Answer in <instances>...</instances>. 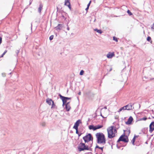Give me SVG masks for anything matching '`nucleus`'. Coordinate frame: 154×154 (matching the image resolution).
<instances>
[{
	"label": "nucleus",
	"mask_w": 154,
	"mask_h": 154,
	"mask_svg": "<svg viewBox=\"0 0 154 154\" xmlns=\"http://www.w3.org/2000/svg\"><path fill=\"white\" fill-rule=\"evenodd\" d=\"M97 138V143L98 144H104L106 143L104 134L102 133H97L96 134Z\"/></svg>",
	"instance_id": "obj_1"
},
{
	"label": "nucleus",
	"mask_w": 154,
	"mask_h": 154,
	"mask_svg": "<svg viewBox=\"0 0 154 154\" xmlns=\"http://www.w3.org/2000/svg\"><path fill=\"white\" fill-rule=\"evenodd\" d=\"M108 137L109 138H112L115 136V134L117 133L116 130L114 128V127L111 126L107 129Z\"/></svg>",
	"instance_id": "obj_2"
},
{
	"label": "nucleus",
	"mask_w": 154,
	"mask_h": 154,
	"mask_svg": "<svg viewBox=\"0 0 154 154\" xmlns=\"http://www.w3.org/2000/svg\"><path fill=\"white\" fill-rule=\"evenodd\" d=\"M78 149L79 151L80 152L84 150H88L89 148L88 146L85 145L84 143H80L78 146Z\"/></svg>",
	"instance_id": "obj_3"
},
{
	"label": "nucleus",
	"mask_w": 154,
	"mask_h": 154,
	"mask_svg": "<svg viewBox=\"0 0 154 154\" xmlns=\"http://www.w3.org/2000/svg\"><path fill=\"white\" fill-rule=\"evenodd\" d=\"M83 139L84 140L85 143H87L93 140V137L91 134H88L87 135L83 137Z\"/></svg>",
	"instance_id": "obj_4"
},
{
	"label": "nucleus",
	"mask_w": 154,
	"mask_h": 154,
	"mask_svg": "<svg viewBox=\"0 0 154 154\" xmlns=\"http://www.w3.org/2000/svg\"><path fill=\"white\" fill-rule=\"evenodd\" d=\"M128 141V140L126 137H125V135H122L119 138L117 141V142H118L120 141H122L125 142H127Z\"/></svg>",
	"instance_id": "obj_5"
},
{
	"label": "nucleus",
	"mask_w": 154,
	"mask_h": 154,
	"mask_svg": "<svg viewBox=\"0 0 154 154\" xmlns=\"http://www.w3.org/2000/svg\"><path fill=\"white\" fill-rule=\"evenodd\" d=\"M154 130V122H152L149 125V131L150 133H152Z\"/></svg>",
	"instance_id": "obj_6"
},
{
	"label": "nucleus",
	"mask_w": 154,
	"mask_h": 154,
	"mask_svg": "<svg viewBox=\"0 0 154 154\" xmlns=\"http://www.w3.org/2000/svg\"><path fill=\"white\" fill-rule=\"evenodd\" d=\"M81 123V120L79 119L75 123L73 128L74 129H77L78 128V127L79 126V124Z\"/></svg>",
	"instance_id": "obj_7"
},
{
	"label": "nucleus",
	"mask_w": 154,
	"mask_h": 154,
	"mask_svg": "<svg viewBox=\"0 0 154 154\" xmlns=\"http://www.w3.org/2000/svg\"><path fill=\"white\" fill-rule=\"evenodd\" d=\"M70 0H65L64 2V5L67 6L70 10H71V7L70 5L69 2Z\"/></svg>",
	"instance_id": "obj_8"
},
{
	"label": "nucleus",
	"mask_w": 154,
	"mask_h": 154,
	"mask_svg": "<svg viewBox=\"0 0 154 154\" xmlns=\"http://www.w3.org/2000/svg\"><path fill=\"white\" fill-rule=\"evenodd\" d=\"M115 55L113 52H109L107 55L106 57L108 58H111Z\"/></svg>",
	"instance_id": "obj_9"
},
{
	"label": "nucleus",
	"mask_w": 154,
	"mask_h": 154,
	"mask_svg": "<svg viewBox=\"0 0 154 154\" xmlns=\"http://www.w3.org/2000/svg\"><path fill=\"white\" fill-rule=\"evenodd\" d=\"M133 120V118L131 116H130L128 119L127 122H126V124L127 125H129L132 122Z\"/></svg>",
	"instance_id": "obj_10"
},
{
	"label": "nucleus",
	"mask_w": 154,
	"mask_h": 154,
	"mask_svg": "<svg viewBox=\"0 0 154 154\" xmlns=\"http://www.w3.org/2000/svg\"><path fill=\"white\" fill-rule=\"evenodd\" d=\"M59 96H60V97L61 99L62 100L63 103H66L67 102V100L65 98L62 97H64L62 96L60 94H59Z\"/></svg>",
	"instance_id": "obj_11"
},
{
	"label": "nucleus",
	"mask_w": 154,
	"mask_h": 154,
	"mask_svg": "<svg viewBox=\"0 0 154 154\" xmlns=\"http://www.w3.org/2000/svg\"><path fill=\"white\" fill-rule=\"evenodd\" d=\"M46 102L49 105H51V103H52V104H54L53 101L51 99L47 98L46 99Z\"/></svg>",
	"instance_id": "obj_12"
},
{
	"label": "nucleus",
	"mask_w": 154,
	"mask_h": 154,
	"mask_svg": "<svg viewBox=\"0 0 154 154\" xmlns=\"http://www.w3.org/2000/svg\"><path fill=\"white\" fill-rule=\"evenodd\" d=\"M125 106L126 110H130L132 109V105L131 104H128Z\"/></svg>",
	"instance_id": "obj_13"
},
{
	"label": "nucleus",
	"mask_w": 154,
	"mask_h": 154,
	"mask_svg": "<svg viewBox=\"0 0 154 154\" xmlns=\"http://www.w3.org/2000/svg\"><path fill=\"white\" fill-rule=\"evenodd\" d=\"M62 26V24H58V26L55 27V28L57 30H60L61 29Z\"/></svg>",
	"instance_id": "obj_14"
},
{
	"label": "nucleus",
	"mask_w": 154,
	"mask_h": 154,
	"mask_svg": "<svg viewBox=\"0 0 154 154\" xmlns=\"http://www.w3.org/2000/svg\"><path fill=\"white\" fill-rule=\"evenodd\" d=\"M88 128L90 130H93L94 131L96 130L95 126H94L93 125H89L88 126Z\"/></svg>",
	"instance_id": "obj_15"
},
{
	"label": "nucleus",
	"mask_w": 154,
	"mask_h": 154,
	"mask_svg": "<svg viewBox=\"0 0 154 154\" xmlns=\"http://www.w3.org/2000/svg\"><path fill=\"white\" fill-rule=\"evenodd\" d=\"M42 7H43V5H42V4L41 3H40V5H39V8L38 9V12L39 13H41V10L42 8Z\"/></svg>",
	"instance_id": "obj_16"
},
{
	"label": "nucleus",
	"mask_w": 154,
	"mask_h": 154,
	"mask_svg": "<svg viewBox=\"0 0 154 154\" xmlns=\"http://www.w3.org/2000/svg\"><path fill=\"white\" fill-rule=\"evenodd\" d=\"M65 108L66 111H68L70 109L71 107L69 105H65Z\"/></svg>",
	"instance_id": "obj_17"
},
{
	"label": "nucleus",
	"mask_w": 154,
	"mask_h": 154,
	"mask_svg": "<svg viewBox=\"0 0 154 154\" xmlns=\"http://www.w3.org/2000/svg\"><path fill=\"white\" fill-rule=\"evenodd\" d=\"M96 148H99V149H100L101 151L100 152L101 153H102L103 152V147H100L98 146L97 145L95 147V149H96Z\"/></svg>",
	"instance_id": "obj_18"
},
{
	"label": "nucleus",
	"mask_w": 154,
	"mask_h": 154,
	"mask_svg": "<svg viewBox=\"0 0 154 154\" xmlns=\"http://www.w3.org/2000/svg\"><path fill=\"white\" fill-rule=\"evenodd\" d=\"M137 137L138 136H134V137L133 138V139L131 140V142L133 145H134V142L135 141V138L136 137Z\"/></svg>",
	"instance_id": "obj_19"
},
{
	"label": "nucleus",
	"mask_w": 154,
	"mask_h": 154,
	"mask_svg": "<svg viewBox=\"0 0 154 154\" xmlns=\"http://www.w3.org/2000/svg\"><path fill=\"white\" fill-rule=\"evenodd\" d=\"M94 30L95 31H96L97 32L99 33L100 34H101L102 33V32L100 29H94Z\"/></svg>",
	"instance_id": "obj_20"
},
{
	"label": "nucleus",
	"mask_w": 154,
	"mask_h": 154,
	"mask_svg": "<svg viewBox=\"0 0 154 154\" xmlns=\"http://www.w3.org/2000/svg\"><path fill=\"white\" fill-rule=\"evenodd\" d=\"M103 127V125H97L96 126H95V128H96V130L97 129H99L100 128Z\"/></svg>",
	"instance_id": "obj_21"
},
{
	"label": "nucleus",
	"mask_w": 154,
	"mask_h": 154,
	"mask_svg": "<svg viewBox=\"0 0 154 154\" xmlns=\"http://www.w3.org/2000/svg\"><path fill=\"white\" fill-rule=\"evenodd\" d=\"M123 110H126V107H125V106L120 108L119 109V110L118 111V112H119L120 111H122Z\"/></svg>",
	"instance_id": "obj_22"
},
{
	"label": "nucleus",
	"mask_w": 154,
	"mask_h": 154,
	"mask_svg": "<svg viewBox=\"0 0 154 154\" xmlns=\"http://www.w3.org/2000/svg\"><path fill=\"white\" fill-rule=\"evenodd\" d=\"M127 13H128V14L129 15L131 16V15H132V13L129 10H128Z\"/></svg>",
	"instance_id": "obj_23"
},
{
	"label": "nucleus",
	"mask_w": 154,
	"mask_h": 154,
	"mask_svg": "<svg viewBox=\"0 0 154 154\" xmlns=\"http://www.w3.org/2000/svg\"><path fill=\"white\" fill-rule=\"evenodd\" d=\"M84 72V71L83 70H81L80 72V75H82L83 74Z\"/></svg>",
	"instance_id": "obj_24"
},
{
	"label": "nucleus",
	"mask_w": 154,
	"mask_h": 154,
	"mask_svg": "<svg viewBox=\"0 0 154 154\" xmlns=\"http://www.w3.org/2000/svg\"><path fill=\"white\" fill-rule=\"evenodd\" d=\"M151 40V38L150 37L148 36L147 38V41L149 42Z\"/></svg>",
	"instance_id": "obj_25"
},
{
	"label": "nucleus",
	"mask_w": 154,
	"mask_h": 154,
	"mask_svg": "<svg viewBox=\"0 0 154 154\" xmlns=\"http://www.w3.org/2000/svg\"><path fill=\"white\" fill-rule=\"evenodd\" d=\"M113 40L116 41V42H118V40L117 38L114 36L113 37Z\"/></svg>",
	"instance_id": "obj_26"
},
{
	"label": "nucleus",
	"mask_w": 154,
	"mask_h": 154,
	"mask_svg": "<svg viewBox=\"0 0 154 154\" xmlns=\"http://www.w3.org/2000/svg\"><path fill=\"white\" fill-rule=\"evenodd\" d=\"M53 38H54V36L53 35H52L49 37V39L50 40H51L53 39Z\"/></svg>",
	"instance_id": "obj_27"
},
{
	"label": "nucleus",
	"mask_w": 154,
	"mask_h": 154,
	"mask_svg": "<svg viewBox=\"0 0 154 154\" xmlns=\"http://www.w3.org/2000/svg\"><path fill=\"white\" fill-rule=\"evenodd\" d=\"M147 119V118L146 117H144V118H143L141 119H140V120H144V121H145V120H146Z\"/></svg>",
	"instance_id": "obj_28"
},
{
	"label": "nucleus",
	"mask_w": 154,
	"mask_h": 154,
	"mask_svg": "<svg viewBox=\"0 0 154 154\" xmlns=\"http://www.w3.org/2000/svg\"><path fill=\"white\" fill-rule=\"evenodd\" d=\"M41 125L42 126H45V122H43L41 123Z\"/></svg>",
	"instance_id": "obj_29"
},
{
	"label": "nucleus",
	"mask_w": 154,
	"mask_h": 154,
	"mask_svg": "<svg viewBox=\"0 0 154 154\" xmlns=\"http://www.w3.org/2000/svg\"><path fill=\"white\" fill-rule=\"evenodd\" d=\"M63 97V98H65L67 100H70L71 99V98L70 97Z\"/></svg>",
	"instance_id": "obj_30"
},
{
	"label": "nucleus",
	"mask_w": 154,
	"mask_h": 154,
	"mask_svg": "<svg viewBox=\"0 0 154 154\" xmlns=\"http://www.w3.org/2000/svg\"><path fill=\"white\" fill-rule=\"evenodd\" d=\"M107 115V114H106L105 115V116H103L102 114V113H101L100 114V115L101 116H102V117L103 118H106V116Z\"/></svg>",
	"instance_id": "obj_31"
},
{
	"label": "nucleus",
	"mask_w": 154,
	"mask_h": 154,
	"mask_svg": "<svg viewBox=\"0 0 154 154\" xmlns=\"http://www.w3.org/2000/svg\"><path fill=\"white\" fill-rule=\"evenodd\" d=\"M151 28L152 29H154V23L152 25Z\"/></svg>",
	"instance_id": "obj_32"
},
{
	"label": "nucleus",
	"mask_w": 154,
	"mask_h": 154,
	"mask_svg": "<svg viewBox=\"0 0 154 154\" xmlns=\"http://www.w3.org/2000/svg\"><path fill=\"white\" fill-rule=\"evenodd\" d=\"M75 130H76V134H79V132H78V128H77V129H75Z\"/></svg>",
	"instance_id": "obj_33"
},
{
	"label": "nucleus",
	"mask_w": 154,
	"mask_h": 154,
	"mask_svg": "<svg viewBox=\"0 0 154 154\" xmlns=\"http://www.w3.org/2000/svg\"><path fill=\"white\" fill-rule=\"evenodd\" d=\"M91 1H90L89 2V3L88 4V5H87V7L89 8V6H90V3H91Z\"/></svg>",
	"instance_id": "obj_34"
},
{
	"label": "nucleus",
	"mask_w": 154,
	"mask_h": 154,
	"mask_svg": "<svg viewBox=\"0 0 154 154\" xmlns=\"http://www.w3.org/2000/svg\"><path fill=\"white\" fill-rule=\"evenodd\" d=\"M2 42V38L0 37V44Z\"/></svg>",
	"instance_id": "obj_35"
},
{
	"label": "nucleus",
	"mask_w": 154,
	"mask_h": 154,
	"mask_svg": "<svg viewBox=\"0 0 154 154\" xmlns=\"http://www.w3.org/2000/svg\"><path fill=\"white\" fill-rule=\"evenodd\" d=\"M5 54V53H3V54H2V56H1V57H3V56Z\"/></svg>",
	"instance_id": "obj_36"
},
{
	"label": "nucleus",
	"mask_w": 154,
	"mask_h": 154,
	"mask_svg": "<svg viewBox=\"0 0 154 154\" xmlns=\"http://www.w3.org/2000/svg\"><path fill=\"white\" fill-rule=\"evenodd\" d=\"M2 76H5V77L6 76L5 73V74L3 73V74H2Z\"/></svg>",
	"instance_id": "obj_37"
},
{
	"label": "nucleus",
	"mask_w": 154,
	"mask_h": 154,
	"mask_svg": "<svg viewBox=\"0 0 154 154\" xmlns=\"http://www.w3.org/2000/svg\"><path fill=\"white\" fill-rule=\"evenodd\" d=\"M69 102H68L67 103H66L65 105H69Z\"/></svg>",
	"instance_id": "obj_38"
},
{
	"label": "nucleus",
	"mask_w": 154,
	"mask_h": 154,
	"mask_svg": "<svg viewBox=\"0 0 154 154\" xmlns=\"http://www.w3.org/2000/svg\"><path fill=\"white\" fill-rule=\"evenodd\" d=\"M78 94L79 95H80L81 94V92L80 91L78 93Z\"/></svg>",
	"instance_id": "obj_39"
},
{
	"label": "nucleus",
	"mask_w": 154,
	"mask_h": 154,
	"mask_svg": "<svg viewBox=\"0 0 154 154\" xmlns=\"http://www.w3.org/2000/svg\"><path fill=\"white\" fill-rule=\"evenodd\" d=\"M78 134V136H79H79H80L81 135V134H81H81H79H79Z\"/></svg>",
	"instance_id": "obj_40"
},
{
	"label": "nucleus",
	"mask_w": 154,
	"mask_h": 154,
	"mask_svg": "<svg viewBox=\"0 0 154 154\" xmlns=\"http://www.w3.org/2000/svg\"><path fill=\"white\" fill-rule=\"evenodd\" d=\"M88 8H89L87 7V8H86L85 10H86V11H87V10H88Z\"/></svg>",
	"instance_id": "obj_41"
},
{
	"label": "nucleus",
	"mask_w": 154,
	"mask_h": 154,
	"mask_svg": "<svg viewBox=\"0 0 154 154\" xmlns=\"http://www.w3.org/2000/svg\"><path fill=\"white\" fill-rule=\"evenodd\" d=\"M67 29L68 30H69V28L68 27H67Z\"/></svg>",
	"instance_id": "obj_42"
},
{
	"label": "nucleus",
	"mask_w": 154,
	"mask_h": 154,
	"mask_svg": "<svg viewBox=\"0 0 154 154\" xmlns=\"http://www.w3.org/2000/svg\"><path fill=\"white\" fill-rule=\"evenodd\" d=\"M7 52V51L5 50L4 53H5H5Z\"/></svg>",
	"instance_id": "obj_43"
},
{
	"label": "nucleus",
	"mask_w": 154,
	"mask_h": 154,
	"mask_svg": "<svg viewBox=\"0 0 154 154\" xmlns=\"http://www.w3.org/2000/svg\"><path fill=\"white\" fill-rule=\"evenodd\" d=\"M66 103H63V106H64V105L66 104Z\"/></svg>",
	"instance_id": "obj_44"
},
{
	"label": "nucleus",
	"mask_w": 154,
	"mask_h": 154,
	"mask_svg": "<svg viewBox=\"0 0 154 154\" xmlns=\"http://www.w3.org/2000/svg\"><path fill=\"white\" fill-rule=\"evenodd\" d=\"M32 23H31V29H32Z\"/></svg>",
	"instance_id": "obj_45"
},
{
	"label": "nucleus",
	"mask_w": 154,
	"mask_h": 154,
	"mask_svg": "<svg viewBox=\"0 0 154 154\" xmlns=\"http://www.w3.org/2000/svg\"><path fill=\"white\" fill-rule=\"evenodd\" d=\"M117 147L118 148H119V147L118 146H117Z\"/></svg>",
	"instance_id": "obj_46"
},
{
	"label": "nucleus",
	"mask_w": 154,
	"mask_h": 154,
	"mask_svg": "<svg viewBox=\"0 0 154 154\" xmlns=\"http://www.w3.org/2000/svg\"><path fill=\"white\" fill-rule=\"evenodd\" d=\"M105 109H106V107H105Z\"/></svg>",
	"instance_id": "obj_47"
},
{
	"label": "nucleus",
	"mask_w": 154,
	"mask_h": 154,
	"mask_svg": "<svg viewBox=\"0 0 154 154\" xmlns=\"http://www.w3.org/2000/svg\"><path fill=\"white\" fill-rule=\"evenodd\" d=\"M153 118H154V117H153Z\"/></svg>",
	"instance_id": "obj_48"
}]
</instances>
